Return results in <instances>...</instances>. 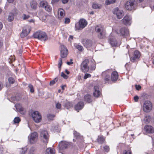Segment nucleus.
I'll return each mask as SVG.
<instances>
[{"mask_svg": "<svg viewBox=\"0 0 154 154\" xmlns=\"http://www.w3.org/2000/svg\"><path fill=\"white\" fill-rule=\"evenodd\" d=\"M20 121V119L19 117H15L14 120V122L15 123H18Z\"/></svg>", "mask_w": 154, "mask_h": 154, "instance_id": "obj_42", "label": "nucleus"}, {"mask_svg": "<svg viewBox=\"0 0 154 154\" xmlns=\"http://www.w3.org/2000/svg\"><path fill=\"white\" fill-rule=\"evenodd\" d=\"M60 47V56L62 58H65L67 55L68 50L63 45H61Z\"/></svg>", "mask_w": 154, "mask_h": 154, "instance_id": "obj_12", "label": "nucleus"}, {"mask_svg": "<svg viewBox=\"0 0 154 154\" xmlns=\"http://www.w3.org/2000/svg\"><path fill=\"white\" fill-rule=\"evenodd\" d=\"M113 14L116 15L119 19H121L124 15V12L122 10L118 8H116L112 11Z\"/></svg>", "mask_w": 154, "mask_h": 154, "instance_id": "obj_10", "label": "nucleus"}, {"mask_svg": "<svg viewBox=\"0 0 154 154\" xmlns=\"http://www.w3.org/2000/svg\"><path fill=\"white\" fill-rule=\"evenodd\" d=\"M152 108V103L149 101H145L143 105V111L146 112H149Z\"/></svg>", "mask_w": 154, "mask_h": 154, "instance_id": "obj_7", "label": "nucleus"}, {"mask_svg": "<svg viewBox=\"0 0 154 154\" xmlns=\"http://www.w3.org/2000/svg\"><path fill=\"white\" fill-rule=\"evenodd\" d=\"M44 8L48 12L51 11L52 10L51 7L49 5L48 3V5L46 6Z\"/></svg>", "mask_w": 154, "mask_h": 154, "instance_id": "obj_34", "label": "nucleus"}, {"mask_svg": "<svg viewBox=\"0 0 154 154\" xmlns=\"http://www.w3.org/2000/svg\"><path fill=\"white\" fill-rule=\"evenodd\" d=\"M123 154H131V153L130 150H125L123 152Z\"/></svg>", "mask_w": 154, "mask_h": 154, "instance_id": "obj_54", "label": "nucleus"}, {"mask_svg": "<svg viewBox=\"0 0 154 154\" xmlns=\"http://www.w3.org/2000/svg\"><path fill=\"white\" fill-rule=\"evenodd\" d=\"M35 147H32L30 148L29 152V154H34L35 152Z\"/></svg>", "mask_w": 154, "mask_h": 154, "instance_id": "obj_36", "label": "nucleus"}, {"mask_svg": "<svg viewBox=\"0 0 154 154\" xmlns=\"http://www.w3.org/2000/svg\"><path fill=\"white\" fill-rule=\"evenodd\" d=\"M55 152V150L54 149L48 148L46 149L45 154H54Z\"/></svg>", "mask_w": 154, "mask_h": 154, "instance_id": "obj_27", "label": "nucleus"}, {"mask_svg": "<svg viewBox=\"0 0 154 154\" xmlns=\"http://www.w3.org/2000/svg\"><path fill=\"white\" fill-rule=\"evenodd\" d=\"M108 70L106 71L103 72L102 73L103 76H104V80L106 81V82H108L110 78L109 74L108 73Z\"/></svg>", "mask_w": 154, "mask_h": 154, "instance_id": "obj_24", "label": "nucleus"}, {"mask_svg": "<svg viewBox=\"0 0 154 154\" xmlns=\"http://www.w3.org/2000/svg\"><path fill=\"white\" fill-rule=\"evenodd\" d=\"M15 106L17 110L18 111L20 114L24 115L25 113V111L20 104L17 103L15 105Z\"/></svg>", "mask_w": 154, "mask_h": 154, "instance_id": "obj_17", "label": "nucleus"}, {"mask_svg": "<svg viewBox=\"0 0 154 154\" xmlns=\"http://www.w3.org/2000/svg\"><path fill=\"white\" fill-rule=\"evenodd\" d=\"M56 107L58 109H60L61 107V104L59 103H57L56 105Z\"/></svg>", "mask_w": 154, "mask_h": 154, "instance_id": "obj_52", "label": "nucleus"}, {"mask_svg": "<svg viewBox=\"0 0 154 154\" xmlns=\"http://www.w3.org/2000/svg\"><path fill=\"white\" fill-rule=\"evenodd\" d=\"M31 29V27L29 26H26L24 27L20 34L21 38H24L30 32Z\"/></svg>", "mask_w": 154, "mask_h": 154, "instance_id": "obj_11", "label": "nucleus"}, {"mask_svg": "<svg viewBox=\"0 0 154 154\" xmlns=\"http://www.w3.org/2000/svg\"><path fill=\"white\" fill-rule=\"evenodd\" d=\"M94 95L96 97H98L100 95V93L99 90V87L95 86L94 87Z\"/></svg>", "mask_w": 154, "mask_h": 154, "instance_id": "obj_21", "label": "nucleus"}, {"mask_svg": "<svg viewBox=\"0 0 154 154\" xmlns=\"http://www.w3.org/2000/svg\"><path fill=\"white\" fill-rule=\"evenodd\" d=\"M8 81L10 84H13L15 81L14 79L12 77H9L8 78Z\"/></svg>", "mask_w": 154, "mask_h": 154, "instance_id": "obj_45", "label": "nucleus"}, {"mask_svg": "<svg viewBox=\"0 0 154 154\" xmlns=\"http://www.w3.org/2000/svg\"><path fill=\"white\" fill-rule=\"evenodd\" d=\"M84 99L85 101L89 103L91 102L92 101L91 96L88 94L85 96Z\"/></svg>", "mask_w": 154, "mask_h": 154, "instance_id": "obj_28", "label": "nucleus"}, {"mask_svg": "<svg viewBox=\"0 0 154 154\" xmlns=\"http://www.w3.org/2000/svg\"><path fill=\"white\" fill-rule=\"evenodd\" d=\"M32 116L33 120L35 122L38 123L41 121L42 116L38 112L36 111H34L32 113Z\"/></svg>", "mask_w": 154, "mask_h": 154, "instance_id": "obj_8", "label": "nucleus"}, {"mask_svg": "<svg viewBox=\"0 0 154 154\" xmlns=\"http://www.w3.org/2000/svg\"><path fill=\"white\" fill-rule=\"evenodd\" d=\"M119 34L121 36H127L129 35V31L127 29L125 28H122L120 29L119 33Z\"/></svg>", "mask_w": 154, "mask_h": 154, "instance_id": "obj_15", "label": "nucleus"}, {"mask_svg": "<svg viewBox=\"0 0 154 154\" xmlns=\"http://www.w3.org/2000/svg\"><path fill=\"white\" fill-rule=\"evenodd\" d=\"M2 45V42L0 40V48H1Z\"/></svg>", "mask_w": 154, "mask_h": 154, "instance_id": "obj_62", "label": "nucleus"}, {"mask_svg": "<svg viewBox=\"0 0 154 154\" xmlns=\"http://www.w3.org/2000/svg\"><path fill=\"white\" fill-rule=\"evenodd\" d=\"M58 17L60 20H61L64 17L65 15L64 11L62 8H60L57 12Z\"/></svg>", "mask_w": 154, "mask_h": 154, "instance_id": "obj_19", "label": "nucleus"}, {"mask_svg": "<svg viewBox=\"0 0 154 154\" xmlns=\"http://www.w3.org/2000/svg\"><path fill=\"white\" fill-rule=\"evenodd\" d=\"M69 146V143L65 141H61L59 144V146L60 149H65L67 148Z\"/></svg>", "mask_w": 154, "mask_h": 154, "instance_id": "obj_16", "label": "nucleus"}, {"mask_svg": "<svg viewBox=\"0 0 154 154\" xmlns=\"http://www.w3.org/2000/svg\"><path fill=\"white\" fill-rule=\"evenodd\" d=\"M70 22V20L69 18H66L64 21V23L66 24L69 23Z\"/></svg>", "mask_w": 154, "mask_h": 154, "instance_id": "obj_53", "label": "nucleus"}, {"mask_svg": "<svg viewBox=\"0 0 154 154\" xmlns=\"http://www.w3.org/2000/svg\"><path fill=\"white\" fill-rule=\"evenodd\" d=\"M70 61L69 62H67V64L68 65H70L71 64H72L73 63V62H72V60L71 59Z\"/></svg>", "mask_w": 154, "mask_h": 154, "instance_id": "obj_57", "label": "nucleus"}, {"mask_svg": "<svg viewBox=\"0 0 154 154\" xmlns=\"http://www.w3.org/2000/svg\"><path fill=\"white\" fill-rule=\"evenodd\" d=\"M102 5L101 4L97 3H93L92 5V8L94 9H100Z\"/></svg>", "mask_w": 154, "mask_h": 154, "instance_id": "obj_31", "label": "nucleus"}, {"mask_svg": "<svg viewBox=\"0 0 154 154\" xmlns=\"http://www.w3.org/2000/svg\"><path fill=\"white\" fill-rule=\"evenodd\" d=\"M116 0H106L105 1L106 4L108 5L115 3Z\"/></svg>", "mask_w": 154, "mask_h": 154, "instance_id": "obj_35", "label": "nucleus"}, {"mask_svg": "<svg viewBox=\"0 0 154 154\" xmlns=\"http://www.w3.org/2000/svg\"><path fill=\"white\" fill-rule=\"evenodd\" d=\"M83 44L86 48H88L91 45V41L88 39H85L82 41Z\"/></svg>", "mask_w": 154, "mask_h": 154, "instance_id": "obj_25", "label": "nucleus"}, {"mask_svg": "<svg viewBox=\"0 0 154 154\" xmlns=\"http://www.w3.org/2000/svg\"><path fill=\"white\" fill-rule=\"evenodd\" d=\"M134 100L135 102H137L138 101L139 99V97L137 96H136L134 97Z\"/></svg>", "mask_w": 154, "mask_h": 154, "instance_id": "obj_55", "label": "nucleus"}, {"mask_svg": "<svg viewBox=\"0 0 154 154\" xmlns=\"http://www.w3.org/2000/svg\"><path fill=\"white\" fill-rule=\"evenodd\" d=\"M55 116V115L53 114H50L47 115V117L50 120H52Z\"/></svg>", "mask_w": 154, "mask_h": 154, "instance_id": "obj_41", "label": "nucleus"}, {"mask_svg": "<svg viewBox=\"0 0 154 154\" xmlns=\"http://www.w3.org/2000/svg\"><path fill=\"white\" fill-rule=\"evenodd\" d=\"M27 150V148L26 147L20 149L19 150L20 154H24L26 152Z\"/></svg>", "mask_w": 154, "mask_h": 154, "instance_id": "obj_33", "label": "nucleus"}, {"mask_svg": "<svg viewBox=\"0 0 154 154\" xmlns=\"http://www.w3.org/2000/svg\"><path fill=\"white\" fill-rule=\"evenodd\" d=\"M73 134L74 136L77 138H79V134L76 131H74Z\"/></svg>", "mask_w": 154, "mask_h": 154, "instance_id": "obj_44", "label": "nucleus"}, {"mask_svg": "<svg viewBox=\"0 0 154 154\" xmlns=\"http://www.w3.org/2000/svg\"><path fill=\"white\" fill-rule=\"evenodd\" d=\"M57 81V79L55 78L54 80L51 81L50 82V85H52L55 83V82Z\"/></svg>", "mask_w": 154, "mask_h": 154, "instance_id": "obj_46", "label": "nucleus"}, {"mask_svg": "<svg viewBox=\"0 0 154 154\" xmlns=\"http://www.w3.org/2000/svg\"><path fill=\"white\" fill-rule=\"evenodd\" d=\"M29 22H33L34 21L32 19H31L29 21Z\"/></svg>", "mask_w": 154, "mask_h": 154, "instance_id": "obj_64", "label": "nucleus"}, {"mask_svg": "<svg viewBox=\"0 0 154 154\" xmlns=\"http://www.w3.org/2000/svg\"><path fill=\"white\" fill-rule=\"evenodd\" d=\"M110 43L112 47H116L117 45V42L114 38H110Z\"/></svg>", "mask_w": 154, "mask_h": 154, "instance_id": "obj_29", "label": "nucleus"}, {"mask_svg": "<svg viewBox=\"0 0 154 154\" xmlns=\"http://www.w3.org/2000/svg\"><path fill=\"white\" fill-rule=\"evenodd\" d=\"M3 27L2 24L1 22H0V30H1Z\"/></svg>", "mask_w": 154, "mask_h": 154, "instance_id": "obj_59", "label": "nucleus"}, {"mask_svg": "<svg viewBox=\"0 0 154 154\" xmlns=\"http://www.w3.org/2000/svg\"><path fill=\"white\" fill-rule=\"evenodd\" d=\"M17 14V10L16 9H14L12 12L9 14L8 16V20L9 22L13 21L14 19V16Z\"/></svg>", "mask_w": 154, "mask_h": 154, "instance_id": "obj_18", "label": "nucleus"}, {"mask_svg": "<svg viewBox=\"0 0 154 154\" xmlns=\"http://www.w3.org/2000/svg\"><path fill=\"white\" fill-rule=\"evenodd\" d=\"M95 30L99 38L103 39L106 37V31L103 26L101 25L97 26L95 28Z\"/></svg>", "mask_w": 154, "mask_h": 154, "instance_id": "obj_1", "label": "nucleus"}, {"mask_svg": "<svg viewBox=\"0 0 154 154\" xmlns=\"http://www.w3.org/2000/svg\"><path fill=\"white\" fill-rule=\"evenodd\" d=\"M145 129L146 132L149 133H152L154 132V129L151 126L146 125L145 127Z\"/></svg>", "mask_w": 154, "mask_h": 154, "instance_id": "obj_22", "label": "nucleus"}, {"mask_svg": "<svg viewBox=\"0 0 154 154\" xmlns=\"http://www.w3.org/2000/svg\"><path fill=\"white\" fill-rule=\"evenodd\" d=\"M105 140V137L103 136H100L98 137L97 140L99 143L102 144L104 142Z\"/></svg>", "mask_w": 154, "mask_h": 154, "instance_id": "obj_26", "label": "nucleus"}, {"mask_svg": "<svg viewBox=\"0 0 154 154\" xmlns=\"http://www.w3.org/2000/svg\"><path fill=\"white\" fill-rule=\"evenodd\" d=\"M65 72L67 74H68L69 73V72L68 71L67 69L65 70Z\"/></svg>", "mask_w": 154, "mask_h": 154, "instance_id": "obj_61", "label": "nucleus"}, {"mask_svg": "<svg viewBox=\"0 0 154 154\" xmlns=\"http://www.w3.org/2000/svg\"><path fill=\"white\" fill-rule=\"evenodd\" d=\"M59 126L58 125H54L52 126V129L54 131L57 132L59 131Z\"/></svg>", "mask_w": 154, "mask_h": 154, "instance_id": "obj_40", "label": "nucleus"}, {"mask_svg": "<svg viewBox=\"0 0 154 154\" xmlns=\"http://www.w3.org/2000/svg\"><path fill=\"white\" fill-rule=\"evenodd\" d=\"M91 76V75L88 73H86L84 77L85 79H86L90 77Z\"/></svg>", "mask_w": 154, "mask_h": 154, "instance_id": "obj_49", "label": "nucleus"}, {"mask_svg": "<svg viewBox=\"0 0 154 154\" xmlns=\"http://www.w3.org/2000/svg\"><path fill=\"white\" fill-rule=\"evenodd\" d=\"M30 6L32 8L35 9L37 8V3L35 1H32L30 3Z\"/></svg>", "mask_w": 154, "mask_h": 154, "instance_id": "obj_30", "label": "nucleus"}, {"mask_svg": "<svg viewBox=\"0 0 154 154\" xmlns=\"http://www.w3.org/2000/svg\"><path fill=\"white\" fill-rule=\"evenodd\" d=\"M131 17L130 16L126 15L122 20V21L126 25H130L131 23Z\"/></svg>", "mask_w": 154, "mask_h": 154, "instance_id": "obj_13", "label": "nucleus"}, {"mask_svg": "<svg viewBox=\"0 0 154 154\" xmlns=\"http://www.w3.org/2000/svg\"><path fill=\"white\" fill-rule=\"evenodd\" d=\"M118 78V75L116 71H114L112 72L111 75V80L112 81H116Z\"/></svg>", "mask_w": 154, "mask_h": 154, "instance_id": "obj_23", "label": "nucleus"}, {"mask_svg": "<svg viewBox=\"0 0 154 154\" xmlns=\"http://www.w3.org/2000/svg\"><path fill=\"white\" fill-rule=\"evenodd\" d=\"M28 87L30 90V92L31 93H33L34 91V90L33 86L31 84H29L28 85Z\"/></svg>", "mask_w": 154, "mask_h": 154, "instance_id": "obj_43", "label": "nucleus"}, {"mask_svg": "<svg viewBox=\"0 0 154 154\" xmlns=\"http://www.w3.org/2000/svg\"><path fill=\"white\" fill-rule=\"evenodd\" d=\"M137 4L136 0H128L126 3L125 7L129 11L134 10L137 7Z\"/></svg>", "mask_w": 154, "mask_h": 154, "instance_id": "obj_2", "label": "nucleus"}, {"mask_svg": "<svg viewBox=\"0 0 154 154\" xmlns=\"http://www.w3.org/2000/svg\"><path fill=\"white\" fill-rule=\"evenodd\" d=\"M75 47L79 51H82L83 50V47L81 45L76 44L75 45Z\"/></svg>", "mask_w": 154, "mask_h": 154, "instance_id": "obj_39", "label": "nucleus"}, {"mask_svg": "<svg viewBox=\"0 0 154 154\" xmlns=\"http://www.w3.org/2000/svg\"><path fill=\"white\" fill-rule=\"evenodd\" d=\"M103 149L104 150L107 152H108L109 150V146H105L103 147Z\"/></svg>", "mask_w": 154, "mask_h": 154, "instance_id": "obj_48", "label": "nucleus"}, {"mask_svg": "<svg viewBox=\"0 0 154 154\" xmlns=\"http://www.w3.org/2000/svg\"><path fill=\"white\" fill-rule=\"evenodd\" d=\"M92 62L93 63V64L91 65L90 67V69L92 70H94L96 68L95 62L94 60H92Z\"/></svg>", "mask_w": 154, "mask_h": 154, "instance_id": "obj_38", "label": "nucleus"}, {"mask_svg": "<svg viewBox=\"0 0 154 154\" xmlns=\"http://www.w3.org/2000/svg\"><path fill=\"white\" fill-rule=\"evenodd\" d=\"M69 0H62V2L63 4H65Z\"/></svg>", "mask_w": 154, "mask_h": 154, "instance_id": "obj_58", "label": "nucleus"}, {"mask_svg": "<svg viewBox=\"0 0 154 154\" xmlns=\"http://www.w3.org/2000/svg\"><path fill=\"white\" fill-rule=\"evenodd\" d=\"M34 38H37L41 41H45L47 40V36L45 32L39 31H37L33 35Z\"/></svg>", "mask_w": 154, "mask_h": 154, "instance_id": "obj_3", "label": "nucleus"}, {"mask_svg": "<svg viewBox=\"0 0 154 154\" xmlns=\"http://www.w3.org/2000/svg\"><path fill=\"white\" fill-rule=\"evenodd\" d=\"M64 106L66 108L69 109L72 106V105L71 103L70 102H68L65 104Z\"/></svg>", "mask_w": 154, "mask_h": 154, "instance_id": "obj_37", "label": "nucleus"}, {"mask_svg": "<svg viewBox=\"0 0 154 154\" xmlns=\"http://www.w3.org/2000/svg\"><path fill=\"white\" fill-rule=\"evenodd\" d=\"M28 137L30 143L32 144H34L37 141L38 135L36 132H34L30 134Z\"/></svg>", "mask_w": 154, "mask_h": 154, "instance_id": "obj_9", "label": "nucleus"}, {"mask_svg": "<svg viewBox=\"0 0 154 154\" xmlns=\"http://www.w3.org/2000/svg\"><path fill=\"white\" fill-rule=\"evenodd\" d=\"M8 2L10 3H12L14 0H7Z\"/></svg>", "mask_w": 154, "mask_h": 154, "instance_id": "obj_60", "label": "nucleus"}, {"mask_svg": "<svg viewBox=\"0 0 154 154\" xmlns=\"http://www.w3.org/2000/svg\"><path fill=\"white\" fill-rule=\"evenodd\" d=\"M61 76L65 79H67L68 77V76L65 74L63 72L61 73Z\"/></svg>", "mask_w": 154, "mask_h": 154, "instance_id": "obj_47", "label": "nucleus"}, {"mask_svg": "<svg viewBox=\"0 0 154 154\" xmlns=\"http://www.w3.org/2000/svg\"><path fill=\"white\" fill-rule=\"evenodd\" d=\"M87 22L84 19H80L78 23L75 24V28L76 30H82L87 25Z\"/></svg>", "mask_w": 154, "mask_h": 154, "instance_id": "obj_4", "label": "nucleus"}, {"mask_svg": "<svg viewBox=\"0 0 154 154\" xmlns=\"http://www.w3.org/2000/svg\"><path fill=\"white\" fill-rule=\"evenodd\" d=\"M89 60L88 59H86L82 61L80 65L81 70L82 72L85 73L88 72L89 70Z\"/></svg>", "mask_w": 154, "mask_h": 154, "instance_id": "obj_6", "label": "nucleus"}, {"mask_svg": "<svg viewBox=\"0 0 154 154\" xmlns=\"http://www.w3.org/2000/svg\"><path fill=\"white\" fill-rule=\"evenodd\" d=\"M30 16L29 15H26L25 14L23 15V18L24 20H26L28 19Z\"/></svg>", "mask_w": 154, "mask_h": 154, "instance_id": "obj_50", "label": "nucleus"}, {"mask_svg": "<svg viewBox=\"0 0 154 154\" xmlns=\"http://www.w3.org/2000/svg\"><path fill=\"white\" fill-rule=\"evenodd\" d=\"M65 86H66L65 85H63L62 86L61 88L63 90L64 89V87Z\"/></svg>", "mask_w": 154, "mask_h": 154, "instance_id": "obj_63", "label": "nucleus"}, {"mask_svg": "<svg viewBox=\"0 0 154 154\" xmlns=\"http://www.w3.org/2000/svg\"><path fill=\"white\" fill-rule=\"evenodd\" d=\"M135 88L137 90H139L141 88V87L140 85H135Z\"/></svg>", "mask_w": 154, "mask_h": 154, "instance_id": "obj_56", "label": "nucleus"}, {"mask_svg": "<svg viewBox=\"0 0 154 154\" xmlns=\"http://www.w3.org/2000/svg\"><path fill=\"white\" fill-rule=\"evenodd\" d=\"M48 3L45 1H41L39 3L40 7L44 8L46 6L48 5Z\"/></svg>", "mask_w": 154, "mask_h": 154, "instance_id": "obj_32", "label": "nucleus"}, {"mask_svg": "<svg viewBox=\"0 0 154 154\" xmlns=\"http://www.w3.org/2000/svg\"><path fill=\"white\" fill-rule=\"evenodd\" d=\"M62 64V59L61 58L60 59L58 63V67L60 68Z\"/></svg>", "mask_w": 154, "mask_h": 154, "instance_id": "obj_51", "label": "nucleus"}, {"mask_svg": "<svg viewBox=\"0 0 154 154\" xmlns=\"http://www.w3.org/2000/svg\"><path fill=\"white\" fill-rule=\"evenodd\" d=\"M140 56V52L137 51H135L134 52L133 56L130 57V60L133 62L136 61L139 59Z\"/></svg>", "mask_w": 154, "mask_h": 154, "instance_id": "obj_14", "label": "nucleus"}, {"mask_svg": "<svg viewBox=\"0 0 154 154\" xmlns=\"http://www.w3.org/2000/svg\"><path fill=\"white\" fill-rule=\"evenodd\" d=\"M40 137L42 141L45 144H47L48 141L49 135L47 131L42 130L40 133Z\"/></svg>", "mask_w": 154, "mask_h": 154, "instance_id": "obj_5", "label": "nucleus"}, {"mask_svg": "<svg viewBox=\"0 0 154 154\" xmlns=\"http://www.w3.org/2000/svg\"><path fill=\"white\" fill-rule=\"evenodd\" d=\"M84 105L83 102H80L75 106V110L79 112V110L82 109L83 108Z\"/></svg>", "mask_w": 154, "mask_h": 154, "instance_id": "obj_20", "label": "nucleus"}]
</instances>
